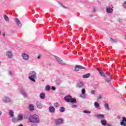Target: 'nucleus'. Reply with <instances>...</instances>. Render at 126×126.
<instances>
[{
    "instance_id": "obj_36",
    "label": "nucleus",
    "mask_w": 126,
    "mask_h": 126,
    "mask_svg": "<svg viewBox=\"0 0 126 126\" xmlns=\"http://www.w3.org/2000/svg\"><path fill=\"white\" fill-rule=\"evenodd\" d=\"M110 81H111L110 78H108L105 80V82L108 83V82H110Z\"/></svg>"
},
{
    "instance_id": "obj_37",
    "label": "nucleus",
    "mask_w": 126,
    "mask_h": 126,
    "mask_svg": "<svg viewBox=\"0 0 126 126\" xmlns=\"http://www.w3.org/2000/svg\"><path fill=\"white\" fill-rule=\"evenodd\" d=\"M82 94L83 95H84L85 94V89H82Z\"/></svg>"
},
{
    "instance_id": "obj_45",
    "label": "nucleus",
    "mask_w": 126,
    "mask_h": 126,
    "mask_svg": "<svg viewBox=\"0 0 126 126\" xmlns=\"http://www.w3.org/2000/svg\"><path fill=\"white\" fill-rule=\"evenodd\" d=\"M40 59H41V56L38 55V56H37V60H40Z\"/></svg>"
},
{
    "instance_id": "obj_35",
    "label": "nucleus",
    "mask_w": 126,
    "mask_h": 126,
    "mask_svg": "<svg viewBox=\"0 0 126 126\" xmlns=\"http://www.w3.org/2000/svg\"><path fill=\"white\" fill-rule=\"evenodd\" d=\"M110 42H112V43H116V40L112 38H110Z\"/></svg>"
},
{
    "instance_id": "obj_48",
    "label": "nucleus",
    "mask_w": 126,
    "mask_h": 126,
    "mask_svg": "<svg viewBox=\"0 0 126 126\" xmlns=\"http://www.w3.org/2000/svg\"><path fill=\"white\" fill-rule=\"evenodd\" d=\"M61 5L63 7V8H67L66 7L63 6V4H61Z\"/></svg>"
},
{
    "instance_id": "obj_15",
    "label": "nucleus",
    "mask_w": 126,
    "mask_h": 126,
    "mask_svg": "<svg viewBox=\"0 0 126 126\" xmlns=\"http://www.w3.org/2000/svg\"><path fill=\"white\" fill-rule=\"evenodd\" d=\"M64 99H65V101H66V102H68L69 103V102H70V100L71 99V96L70 95L66 96L64 97Z\"/></svg>"
},
{
    "instance_id": "obj_31",
    "label": "nucleus",
    "mask_w": 126,
    "mask_h": 126,
    "mask_svg": "<svg viewBox=\"0 0 126 126\" xmlns=\"http://www.w3.org/2000/svg\"><path fill=\"white\" fill-rule=\"evenodd\" d=\"M50 89H51V87H50V86L47 85L45 87V90L46 91H49Z\"/></svg>"
},
{
    "instance_id": "obj_30",
    "label": "nucleus",
    "mask_w": 126,
    "mask_h": 126,
    "mask_svg": "<svg viewBox=\"0 0 126 126\" xmlns=\"http://www.w3.org/2000/svg\"><path fill=\"white\" fill-rule=\"evenodd\" d=\"M70 102H71V103H76V99L74 98H71Z\"/></svg>"
},
{
    "instance_id": "obj_29",
    "label": "nucleus",
    "mask_w": 126,
    "mask_h": 126,
    "mask_svg": "<svg viewBox=\"0 0 126 126\" xmlns=\"http://www.w3.org/2000/svg\"><path fill=\"white\" fill-rule=\"evenodd\" d=\"M54 106L55 108H59V107H60V103L58 102H55L54 103Z\"/></svg>"
},
{
    "instance_id": "obj_53",
    "label": "nucleus",
    "mask_w": 126,
    "mask_h": 126,
    "mask_svg": "<svg viewBox=\"0 0 126 126\" xmlns=\"http://www.w3.org/2000/svg\"><path fill=\"white\" fill-rule=\"evenodd\" d=\"M3 37H5V34H3Z\"/></svg>"
},
{
    "instance_id": "obj_10",
    "label": "nucleus",
    "mask_w": 126,
    "mask_h": 126,
    "mask_svg": "<svg viewBox=\"0 0 126 126\" xmlns=\"http://www.w3.org/2000/svg\"><path fill=\"white\" fill-rule=\"evenodd\" d=\"M19 92L20 94L23 96V97H25L26 96H27V93H26L25 90L22 89L19 91Z\"/></svg>"
},
{
    "instance_id": "obj_26",
    "label": "nucleus",
    "mask_w": 126,
    "mask_h": 126,
    "mask_svg": "<svg viewBox=\"0 0 126 126\" xmlns=\"http://www.w3.org/2000/svg\"><path fill=\"white\" fill-rule=\"evenodd\" d=\"M104 107L107 111L110 110V107H109V104L108 103L104 104Z\"/></svg>"
},
{
    "instance_id": "obj_6",
    "label": "nucleus",
    "mask_w": 126,
    "mask_h": 126,
    "mask_svg": "<svg viewBox=\"0 0 126 126\" xmlns=\"http://www.w3.org/2000/svg\"><path fill=\"white\" fill-rule=\"evenodd\" d=\"M55 123L57 125H62V124L63 123V119L62 118L56 119Z\"/></svg>"
},
{
    "instance_id": "obj_56",
    "label": "nucleus",
    "mask_w": 126,
    "mask_h": 126,
    "mask_svg": "<svg viewBox=\"0 0 126 126\" xmlns=\"http://www.w3.org/2000/svg\"><path fill=\"white\" fill-rule=\"evenodd\" d=\"M90 17H92V15H90Z\"/></svg>"
},
{
    "instance_id": "obj_34",
    "label": "nucleus",
    "mask_w": 126,
    "mask_h": 126,
    "mask_svg": "<svg viewBox=\"0 0 126 126\" xmlns=\"http://www.w3.org/2000/svg\"><path fill=\"white\" fill-rule=\"evenodd\" d=\"M83 113H85V114H91V111H89L88 110H84Z\"/></svg>"
},
{
    "instance_id": "obj_39",
    "label": "nucleus",
    "mask_w": 126,
    "mask_h": 126,
    "mask_svg": "<svg viewBox=\"0 0 126 126\" xmlns=\"http://www.w3.org/2000/svg\"><path fill=\"white\" fill-rule=\"evenodd\" d=\"M123 5L124 7H125V8H126V1H125L123 3Z\"/></svg>"
},
{
    "instance_id": "obj_19",
    "label": "nucleus",
    "mask_w": 126,
    "mask_h": 126,
    "mask_svg": "<svg viewBox=\"0 0 126 126\" xmlns=\"http://www.w3.org/2000/svg\"><path fill=\"white\" fill-rule=\"evenodd\" d=\"M90 73H87L86 74H85L84 75H83L82 77L83 78H89V77H90Z\"/></svg>"
},
{
    "instance_id": "obj_18",
    "label": "nucleus",
    "mask_w": 126,
    "mask_h": 126,
    "mask_svg": "<svg viewBox=\"0 0 126 126\" xmlns=\"http://www.w3.org/2000/svg\"><path fill=\"white\" fill-rule=\"evenodd\" d=\"M104 117H105V116L103 114H97L96 115V117L97 119H104Z\"/></svg>"
},
{
    "instance_id": "obj_47",
    "label": "nucleus",
    "mask_w": 126,
    "mask_h": 126,
    "mask_svg": "<svg viewBox=\"0 0 126 126\" xmlns=\"http://www.w3.org/2000/svg\"><path fill=\"white\" fill-rule=\"evenodd\" d=\"M32 126H38V125H37V124H32Z\"/></svg>"
},
{
    "instance_id": "obj_25",
    "label": "nucleus",
    "mask_w": 126,
    "mask_h": 126,
    "mask_svg": "<svg viewBox=\"0 0 126 126\" xmlns=\"http://www.w3.org/2000/svg\"><path fill=\"white\" fill-rule=\"evenodd\" d=\"M94 106L95 108H96V109H98V108H99L100 107V104H99L98 103H97L96 101H95L94 103Z\"/></svg>"
},
{
    "instance_id": "obj_12",
    "label": "nucleus",
    "mask_w": 126,
    "mask_h": 126,
    "mask_svg": "<svg viewBox=\"0 0 126 126\" xmlns=\"http://www.w3.org/2000/svg\"><path fill=\"white\" fill-rule=\"evenodd\" d=\"M113 10V9L110 7L106 8V11L107 13H112Z\"/></svg>"
},
{
    "instance_id": "obj_42",
    "label": "nucleus",
    "mask_w": 126,
    "mask_h": 126,
    "mask_svg": "<svg viewBox=\"0 0 126 126\" xmlns=\"http://www.w3.org/2000/svg\"><path fill=\"white\" fill-rule=\"evenodd\" d=\"M91 94H95V91L94 90H93L91 92Z\"/></svg>"
},
{
    "instance_id": "obj_23",
    "label": "nucleus",
    "mask_w": 126,
    "mask_h": 126,
    "mask_svg": "<svg viewBox=\"0 0 126 126\" xmlns=\"http://www.w3.org/2000/svg\"><path fill=\"white\" fill-rule=\"evenodd\" d=\"M39 97L41 99H45V98H46V95H45V94L42 93L40 94Z\"/></svg>"
},
{
    "instance_id": "obj_5",
    "label": "nucleus",
    "mask_w": 126,
    "mask_h": 126,
    "mask_svg": "<svg viewBox=\"0 0 126 126\" xmlns=\"http://www.w3.org/2000/svg\"><path fill=\"white\" fill-rule=\"evenodd\" d=\"M81 69H85V67L80 65H77L75 66V71H78V70H80Z\"/></svg>"
},
{
    "instance_id": "obj_9",
    "label": "nucleus",
    "mask_w": 126,
    "mask_h": 126,
    "mask_svg": "<svg viewBox=\"0 0 126 126\" xmlns=\"http://www.w3.org/2000/svg\"><path fill=\"white\" fill-rule=\"evenodd\" d=\"M6 56L8 59H12V57H13L12 52L10 51H7L6 53Z\"/></svg>"
},
{
    "instance_id": "obj_8",
    "label": "nucleus",
    "mask_w": 126,
    "mask_h": 126,
    "mask_svg": "<svg viewBox=\"0 0 126 126\" xmlns=\"http://www.w3.org/2000/svg\"><path fill=\"white\" fill-rule=\"evenodd\" d=\"M22 57L24 61H28L29 60V55L27 54L23 53L22 54Z\"/></svg>"
},
{
    "instance_id": "obj_20",
    "label": "nucleus",
    "mask_w": 126,
    "mask_h": 126,
    "mask_svg": "<svg viewBox=\"0 0 126 126\" xmlns=\"http://www.w3.org/2000/svg\"><path fill=\"white\" fill-rule=\"evenodd\" d=\"M29 109L30 110V111H34V105H33V104H30L29 106Z\"/></svg>"
},
{
    "instance_id": "obj_1",
    "label": "nucleus",
    "mask_w": 126,
    "mask_h": 126,
    "mask_svg": "<svg viewBox=\"0 0 126 126\" xmlns=\"http://www.w3.org/2000/svg\"><path fill=\"white\" fill-rule=\"evenodd\" d=\"M29 121L30 123H32V124H39L40 118L37 114H33L29 117Z\"/></svg>"
},
{
    "instance_id": "obj_44",
    "label": "nucleus",
    "mask_w": 126,
    "mask_h": 126,
    "mask_svg": "<svg viewBox=\"0 0 126 126\" xmlns=\"http://www.w3.org/2000/svg\"><path fill=\"white\" fill-rule=\"evenodd\" d=\"M102 98V96L101 95H99L97 97V99L98 100L100 99H101Z\"/></svg>"
},
{
    "instance_id": "obj_2",
    "label": "nucleus",
    "mask_w": 126,
    "mask_h": 126,
    "mask_svg": "<svg viewBox=\"0 0 126 126\" xmlns=\"http://www.w3.org/2000/svg\"><path fill=\"white\" fill-rule=\"evenodd\" d=\"M29 76V79L31 80V81H32V82H36V78H37V74L36 73V72L34 71H31L30 73L28 75Z\"/></svg>"
},
{
    "instance_id": "obj_3",
    "label": "nucleus",
    "mask_w": 126,
    "mask_h": 126,
    "mask_svg": "<svg viewBox=\"0 0 126 126\" xmlns=\"http://www.w3.org/2000/svg\"><path fill=\"white\" fill-rule=\"evenodd\" d=\"M2 100L4 103L8 104V103H11L12 100L10 99V98L7 96H4L2 97Z\"/></svg>"
},
{
    "instance_id": "obj_28",
    "label": "nucleus",
    "mask_w": 126,
    "mask_h": 126,
    "mask_svg": "<svg viewBox=\"0 0 126 126\" xmlns=\"http://www.w3.org/2000/svg\"><path fill=\"white\" fill-rule=\"evenodd\" d=\"M12 122L14 123H17V122H18V119L17 118L12 117Z\"/></svg>"
},
{
    "instance_id": "obj_52",
    "label": "nucleus",
    "mask_w": 126,
    "mask_h": 126,
    "mask_svg": "<svg viewBox=\"0 0 126 126\" xmlns=\"http://www.w3.org/2000/svg\"><path fill=\"white\" fill-rule=\"evenodd\" d=\"M80 97H81L82 98H84V95H81Z\"/></svg>"
},
{
    "instance_id": "obj_27",
    "label": "nucleus",
    "mask_w": 126,
    "mask_h": 126,
    "mask_svg": "<svg viewBox=\"0 0 126 126\" xmlns=\"http://www.w3.org/2000/svg\"><path fill=\"white\" fill-rule=\"evenodd\" d=\"M4 19H5V21H9V18L7 16V15L4 14L3 15Z\"/></svg>"
},
{
    "instance_id": "obj_22",
    "label": "nucleus",
    "mask_w": 126,
    "mask_h": 126,
    "mask_svg": "<svg viewBox=\"0 0 126 126\" xmlns=\"http://www.w3.org/2000/svg\"><path fill=\"white\" fill-rule=\"evenodd\" d=\"M17 119H18V121H22V120L23 119V116H22L21 114H19Z\"/></svg>"
},
{
    "instance_id": "obj_41",
    "label": "nucleus",
    "mask_w": 126,
    "mask_h": 126,
    "mask_svg": "<svg viewBox=\"0 0 126 126\" xmlns=\"http://www.w3.org/2000/svg\"><path fill=\"white\" fill-rule=\"evenodd\" d=\"M77 107V105L75 104H72V108H76Z\"/></svg>"
},
{
    "instance_id": "obj_4",
    "label": "nucleus",
    "mask_w": 126,
    "mask_h": 126,
    "mask_svg": "<svg viewBox=\"0 0 126 126\" xmlns=\"http://www.w3.org/2000/svg\"><path fill=\"white\" fill-rule=\"evenodd\" d=\"M54 57L56 59L59 64H61L62 65H64V64H65V63H63V60H62L61 58H59L58 56H54Z\"/></svg>"
},
{
    "instance_id": "obj_40",
    "label": "nucleus",
    "mask_w": 126,
    "mask_h": 126,
    "mask_svg": "<svg viewBox=\"0 0 126 126\" xmlns=\"http://www.w3.org/2000/svg\"><path fill=\"white\" fill-rule=\"evenodd\" d=\"M94 88H95V89H97V88H98V85H94Z\"/></svg>"
},
{
    "instance_id": "obj_32",
    "label": "nucleus",
    "mask_w": 126,
    "mask_h": 126,
    "mask_svg": "<svg viewBox=\"0 0 126 126\" xmlns=\"http://www.w3.org/2000/svg\"><path fill=\"white\" fill-rule=\"evenodd\" d=\"M65 108L63 107H61L60 109V112H61V113H63V112H64L65 111Z\"/></svg>"
},
{
    "instance_id": "obj_24",
    "label": "nucleus",
    "mask_w": 126,
    "mask_h": 126,
    "mask_svg": "<svg viewBox=\"0 0 126 126\" xmlns=\"http://www.w3.org/2000/svg\"><path fill=\"white\" fill-rule=\"evenodd\" d=\"M101 124L102 126H107V121L105 120H101Z\"/></svg>"
},
{
    "instance_id": "obj_54",
    "label": "nucleus",
    "mask_w": 126,
    "mask_h": 126,
    "mask_svg": "<svg viewBox=\"0 0 126 126\" xmlns=\"http://www.w3.org/2000/svg\"><path fill=\"white\" fill-rule=\"evenodd\" d=\"M1 64V62L0 61V66Z\"/></svg>"
},
{
    "instance_id": "obj_57",
    "label": "nucleus",
    "mask_w": 126,
    "mask_h": 126,
    "mask_svg": "<svg viewBox=\"0 0 126 126\" xmlns=\"http://www.w3.org/2000/svg\"><path fill=\"white\" fill-rule=\"evenodd\" d=\"M125 39H126V37H125Z\"/></svg>"
},
{
    "instance_id": "obj_13",
    "label": "nucleus",
    "mask_w": 126,
    "mask_h": 126,
    "mask_svg": "<svg viewBox=\"0 0 126 126\" xmlns=\"http://www.w3.org/2000/svg\"><path fill=\"white\" fill-rule=\"evenodd\" d=\"M15 22L16 23H17V25H18V27H21V26H22L21 22L18 19L15 18Z\"/></svg>"
},
{
    "instance_id": "obj_43",
    "label": "nucleus",
    "mask_w": 126,
    "mask_h": 126,
    "mask_svg": "<svg viewBox=\"0 0 126 126\" xmlns=\"http://www.w3.org/2000/svg\"><path fill=\"white\" fill-rule=\"evenodd\" d=\"M51 89H52V90H56V87L52 86L51 87Z\"/></svg>"
},
{
    "instance_id": "obj_49",
    "label": "nucleus",
    "mask_w": 126,
    "mask_h": 126,
    "mask_svg": "<svg viewBox=\"0 0 126 126\" xmlns=\"http://www.w3.org/2000/svg\"><path fill=\"white\" fill-rule=\"evenodd\" d=\"M28 116V115H27V116H26V115H25V116H24L25 119H27Z\"/></svg>"
},
{
    "instance_id": "obj_21",
    "label": "nucleus",
    "mask_w": 126,
    "mask_h": 126,
    "mask_svg": "<svg viewBox=\"0 0 126 126\" xmlns=\"http://www.w3.org/2000/svg\"><path fill=\"white\" fill-rule=\"evenodd\" d=\"M9 115L11 118H13V117H14V112H13L12 110H10L9 112Z\"/></svg>"
},
{
    "instance_id": "obj_50",
    "label": "nucleus",
    "mask_w": 126,
    "mask_h": 126,
    "mask_svg": "<svg viewBox=\"0 0 126 126\" xmlns=\"http://www.w3.org/2000/svg\"><path fill=\"white\" fill-rule=\"evenodd\" d=\"M2 115V112L1 111H0V116Z\"/></svg>"
},
{
    "instance_id": "obj_16",
    "label": "nucleus",
    "mask_w": 126,
    "mask_h": 126,
    "mask_svg": "<svg viewBox=\"0 0 126 126\" xmlns=\"http://www.w3.org/2000/svg\"><path fill=\"white\" fill-rule=\"evenodd\" d=\"M83 85H84L83 83L80 82L77 83V87H78V88H82V87H83Z\"/></svg>"
},
{
    "instance_id": "obj_11",
    "label": "nucleus",
    "mask_w": 126,
    "mask_h": 126,
    "mask_svg": "<svg viewBox=\"0 0 126 126\" xmlns=\"http://www.w3.org/2000/svg\"><path fill=\"white\" fill-rule=\"evenodd\" d=\"M126 118L122 117V121L121 122V126H126Z\"/></svg>"
},
{
    "instance_id": "obj_14",
    "label": "nucleus",
    "mask_w": 126,
    "mask_h": 126,
    "mask_svg": "<svg viewBox=\"0 0 126 126\" xmlns=\"http://www.w3.org/2000/svg\"><path fill=\"white\" fill-rule=\"evenodd\" d=\"M97 70H98L99 74L101 75V76H102V77H106V75H105V73H104V72L102 71V70L99 68H97Z\"/></svg>"
},
{
    "instance_id": "obj_33",
    "label": "nucleus",
    "mask_w": 126,
    "mask_h": 126,
    "mask_svg": "<svg viewBox=\"0 0 126 126\" xmlns=\"http://www.w3.org/2000/svg\"><path fill=\"white\" fill-rule=\"evenodd\" d=\"M56 84H58V85H60L62 83V81L60 80H57L56 81Z\"/></svg>"
},
{
    "instance_id": "obj_38",
    "label": "nucleus",
    "mask_w": 126,
    "mask_h": 126,
    "mask_svg": "<svg viewBox=\"0 0 126 126\" xmlns=\"http://www.w3.org/2000/svg\"><path fill=\"white\" fill-rule=\"evenodd\" d=\"M95 9L96 8L95 7V6H93L92 11H93V12H95Z\"/></svg>"
},
{
    "instance_id": "obj_46",
    "label": "nucleus",
    "mask_w": 126,
    "mask_h": 126,
    "mask_svg": "<svg viewBox=\"0 0 126 126\" xmlns=\"http://www.w3.org/2000/svg\"><path fill=\"white\" fill-rule=\"evenodd\" d=\"M9 75H12V72L11 71H9Z\"/></svg>"
},
{
    "instance_id": "obj_51",
    "label": "nucleus",
    "mask_w": 126,
    "mask_h": 126,
    "mask_svg": "<svg viewBox=\"0 0 126 126\" xmlns=\"http://www.w3.org/2000/svg\"><path fill=\"white\" fill-rule=\"evenodd\" d=\"M122 21H122V20H119V22H122Z\"/></svg>"
},
{
    "instance_id": "obj_7",
    "label": "nucleus",
    "mask_w": 126,
    "mask_h": 126,
    "mask_svg": "<svg viewBox=\"0 0 126 126\" xmlns=\"http://www.w3.org/2000/svg\"><path fill=\"white\" fill-rule=\"evenodd\" d=\"M48 110L51 114H54L56 112V108L53 106L49 107Z\"/></svg>"
},
{
    "instance_id": "obj_55",
    "label": "nucleus",
    "mask_w": 126,
    "mask_h": 126,
    "mask_svg": "<svg viewBox=\"0 0 126 126\" xmlns=\"http://www.w3.org/2000/svg\"><path fill=\"white\" fill-rule=\"evenodd\" d=\"M1 33V32H0V35Z\"/></svg>"
},
{
    "instance_id": "obj_17",
    "label": "nucleus",
    "mask_w": 126,
    "mask_h": 126,
    "mask_svg": "<svg viewBox=\"0 0 126 126\" xmlns=\"http://www.w3.org/2000/svg\"><path fill=\"white\" fill-rule=\"evenodd\" d=\"M36 106L38 109H42V105H41L40 102L37 101L36 103Z\"/></svg>"
}]
</instances>
